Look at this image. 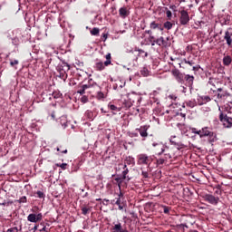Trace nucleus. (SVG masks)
Segmentation results:
<instances>
[{
	"label": "nucleus",
	"mask_w": 232,
	"mask_h": 232,
	"mask_svg": "<svg viewBox=\"0 0 232 232\" xmlns=\"http://www.w3.org/2000/svg\"><path fill=\"white\" fill-rule=\"evenodd\" d=\"M182 63H184L185 64H189V66H193V64H195V62L188 61L187 59H183Z\"/></svg>",
	"instance_id": "72a5a7b5"
},
{
	"label": "nucleus",
	"mask_w": 232,
	"mask_h": 232,
	"mask_svg": "<svg viewBox=\"0 0 232 232\" xmlns=\"http://www.w3.org/2000/svg\"><path fill=\"white\" fill-rule=\"evenodd\" d=\"M197 135H199V137H213L215 134L208 127H205L201 130L197 131Z\"/></svg>",
	"instance_id": "1a4fd4ad"
},
{
	"label": "nucleus",
	"mask_w": 232,
	"mask_h": 232,
	"mask_svg": "<svg viewBox=\"0 0 232 232\" xmlns=\"http://www.w3.org/2000/svg\"><path fill=\"white\" fill-rule=\"evenodd\" d=\"M186 106L188 108H195L197 106V102L195 100H189L185 102Z\"/></svg>",
	"instance_id": "412c9836"
},
{
	"label": "nucleus",
	"mask_w": 232,
	"mask_h": 232,
	"mask_svg": "<svg viewBox=\"0 0 232 232\" xmlns=\"http://www.w3.org/2000/svg\"><path fill=\"white\" fill-rule=\"evenodd\" d=\"M231 56H225L223 58V64H225V66H229L231 64Z\"/></svg>",
	"instance_id": "5701e85b"
},
{
	"label": "nucleus",
	"mask_w": 232,
	"mask_h": 232,
	"mask_svg": "<svg viewBox=\"0 0 232 232\" xmlns=\"http://www.w3.org/2000/svg\"><path fill=\"white\" fill-rule=\"evenodd\" d=\"M92 86H93V84H84L82 86V88L86 91V90H88V88H92Z\"/></svg>",
	"instance_id": "37998d69"
},
{
	"label": "nucleus",
	"mask_w": 232,
	"mask_h": 232,
	"mask_svg": "<svg viewBox=\"0 0 232 232\" xmlns=\"http://www.w3.org/2000/svg\"><path fill=\"white\" fill-rule=\"evenodd\" d=\"M158 46H168V42H165L164 37H160L156 41H154Z\"/></svg>",
	"instance_id": "a211bd4d"
},
{
	"label": "nucleus",
	"mask_w": 232,
	"mask_h": 232,
	"mask_svg": "<svg viewBox=\"0 0 232 232\" xmlns=\"http://www.w3.org/2000/svg\"><path fill=\"white\" fill-rule=\"evenodd\" d=\"M171 73H172V75L175 77V78H177V77H179V75H180V71H179V70H177V69H174V70H172L171 71Z\"/></svg>",
	"instance_id": "c85d7f7f"
},
{
	"label": "nucleus",
	"mask_w": 232,
	"mask_h": 232,
	"mask_svg": "<svg viewBox=\"0 0 232 232\" xmlns=\"http://www.w3.org/2000/svg\"><path fill=\"white\" fill-rule=\"evenodd\" d=\"M153 162V159L151 156H148L147 154H139L138 155V165L139 166H148L150 168V165Z\"/></svg>",
	"instance_id": "f257e3e1"
},
{
	"label": "nucleus",
	"mask_w": 232,
	"mask_h": 232,
	"mask_svg": "<svg viewBox=\"0 0 232 232\" xmlns=\"http://www.w3.org/2000/svg\"><path fill=\"white\" fill-rule=\"evenodd\" d=\"M95 68L98 72H102V70H104V63L102 62H97L95 63Z\"/></svg>",
	"instance_id": "4be33fe9"
},
{
	"label": "nucleus",
	"mask_w": 232,
	"mask_h": 232,
	"mask_svg": "<svg viewBox=\"0 0 232 232\" xmlns=\"http://www.w3.org/2000/svg\"><path fill=\"white\" fill-rule=\"evenodd\" d=\"M99 32H100L99 28L94 27V28H92V30L91 31V34H92V35H99Z\"/></svg>",
	"instance_id": "7c9ffc66"
},
{
	"label": "nucleus",
	"mask_w": 232,
	"mask_h": 232,
	"mask_svg": "<svg viewBox=\"0 0 232 232\" xmlns=\"http://www.w3.org/2000/svg\"><path fill=\"white\" fill-rule=\"evenodd\" d=\"M81 209H82V213L83 215H86L87 213H90V211H92L93 208L90 204H85L81 207Z\"/></svg>",
	"instance_id": "2eb2a0df"
},
{
	"label": "nucleus",
	"mask_w": 232,
	"mask_h": 232,
	"mask_svg": "<svg viewBox=\"0 0 232 232\" xmlns=\"http://www.w3.org/2000/svg\"><path fill=\"white\" fill-rule=\"evenodd\" d=\"M115 204L116 206H121V198H116Z\"/></svg>",
	"instance_id": "de8ad7c7"
},
{
	"label": "nucleus",
	"mask_w": 232,
	"mask_h": 232,
	"mask_svg": "<svg viewBox=\"0 0 232 232\" xmlns=\"http://www.w3.org/2000/svg\"><path fill=\"white\" fill-rule=\"evenodd\" d=\"M27 220L28 222H33V223H36V222H41V220H43V214L39 213V214H29L27 217Z\"/></svg>",
	"instance_id": "0eeeda50"
},
{
	"label": "nucleus",
	"mask_w": 232,
	"mask_h": 232,
	"mask_svg": "<svg viewBox=\"0 0 232 232\" xmlns=\"http://www.w3.org/2000/svg\"><path fill=\"white\" fill-rule=\"evenodd\" d=\"M146 32H147L149 34H151V31H150V30H149V31H146Z\"/></svg>",
	"instance_id": "338daca9"
},
{
	"label": "nucleus",
	"mask_w": 232,
	"mask_h": 232,
	"mask_svg": "<svg viewBox=\"0 0 232 232\" xmlns=\"http://www.w3.org/2000/svg\"><path fill=\"white\" fill-rule=\"evenodd\" d=\"M189 23V13L186 10H181L179 12V24L186 26Z\"/></svg>",
	"instance_id": "7ed1b4c3"
},
{
	"label": "nucleus",
	"mask_w": 232,
	"mask_h": 232,
	"mask_svg": "<svg viewBox=\"0 0 232 232\" xmlns=\"http://www.w3.org/2000/svg\"><path fill=\"white\" fill-rule=\"evenodd\" d=\"M125 164H135V159H133L131 157L126 158Z\"/></svg>",
	"instance_id": "393cba45"
},
{
	"label": "nucleus",
	"mask_w": 232,
	"mask_h": 232,
	"mask_svg": "<svg viewBox=\"0 0 232 232\" xmlns=\"http://www.w3.org/2000/svg\"><path fill=\"white\" fill-rule=\"evenodd\" d=\"M55 166L57 168H61L62 169H66V167L68 166V164H66V163H62V164L56 163Z\"/></svg>",
	"instance_id": "2f4dec72"
},
{
	"label": "nucleus",
	"mask_w": 232,
	"mask_h": 232,
	"mask_svg": "<svg viewBox=\"0 0 232 232\" xmlns=\"http://www.w3.org/2000/svg\"><path fill=\"white\" fill-rule=\"evenodd\" d=\"M103 37H104L105 40L108 39V35L107 34H103Z\"/></svg>",
	"instance_id": "680f3d73"
},
{
	"label": "nucleus",
	"mask_w": 232,
	"mask_h": 232,
	"mask_svg": "<svg viewBox=\"0 0 232 232\" xmlns=\"http://www.w3.org/2000/svg\"><path fill=\"white\" fill-rule=\"evenodd\" d=\"M197 131H198V130H197V129H192V132H193V133H196V134H197Z\"/></svg>",
	"instance_id": "13d9d810"
},
{
	"label": "nucleus",
	"mask_w": 232,
	"mask_h": 232,
	"mask_svg": "<svg viewBox=\"0 0 232 232\" xmlns=\"http://www.w3.org/2000/svg\"><path fill=\"white\" fill-rule=\"evenodd\" d=\"M169 99H177V97L173 96V95H169Z\"/></svg>",
	"instance_id": "4d7b16f0"
},
{
	"label": "nucleus",
	"mask_w": 232,
	"mask_h": 232,
	"mask_svg": "<svg viewBox=\"0 0 232 232\" xmlns=\"http://www.w3.org/2000/svg\"><path fill=\"white\" fill-rule=\"evenodd\" d=\"M164 160H165L164 159H160L159 160L160 164H164Z\"/></svg>",
	"instance_id": "5fc2aeb1"
},
{
	"label": "nucleus",
	"mask_w": 232,
	"mask_h": 232,
	"mask_svg": "<svg viewBox=\"0 0 232 232\" xmlns=\"http://www.w3.org/2000/svg\"><path fill=\"white\" fill-rule=\"evenodd\" d=\"M141 177H143V179H149L150 173L146 170H142L141 171Z\"/></svg>",
	"instance_id": "473e14b6"
},
{
	"label": "nucleus",
	"mask_w": 232,
	"mask_h": 232,
	"mask_svg": "<svg viewBox=\"0 0 232 232\" xmlns=\"http://www.w3.org/2000/svg\"><path fill=\"white\" fill-rule=\"evenodd\" d=\"M176 138V136H171L169 140L170 143L176 146L177 150H184V148H186V145H184L182 142H177L175 140Z\"/></svg>",
	"instance_id": "9b49d317"
},
{
	"label": "nucleus",
	"mask_w": 232,
	"mask_h": 232,
	"mask_svg": "<svg viewBox=\"0 0 232 232\" xmlns=\"http://www.w3.org/2000/svg\"><path fill=\"white\" fill-rule=\"evenodd\" d=\"M85 90L82 87L80 90H78L77 93H80V95H84Z\"/></svg>",
	"instance_id": "c03bdc74"
},
{
	"label": "nucleus",
	"mask_w": 232,
	"mask_h": 232,
	"mask_svg": "<svg viewBox=\"0 0 232 232\" xmlns=\"http://www.w3.org/2000/svg\"><path fill=\"white\" fill-rule=\"evenodd\" d=\"M153 148H155V151H157L158 155L160 156L164 151H166V145L162 142H153L152 143Z\"/></svg>",
	"instance_id": "39448f33"
},
{
	"label": "nucleus",
	"mask_w": 232,
	"mask_h": 232,
	"mask_svg": "<svg viewBox=\"0 0 232 232\" xmlns=\"http://www.w3.org/2000/svg\"><path fill=\"white\" fill-rule=\"evenodd\" d=\"M126 108H131L132 103L131 102H125Z\"/></svg>",
	"instance_id": "09e8293b"
},
{
	"label": "nucleus",
	"mask_w": 232,
	"mask_h": 232,
	"mask_svg": "<svg viewBox=\"0 0 232 232\" xmlns=\"http://www.w3.org/2000/svg\"><path fill=\"white\" fill-rule=\"evenodd\" d=\"M62 96H63V94L60 93L59 92H53V99H61Z\"/></svg>",
	"instance_id": "c756f323"
},
{
	"label": "nucleus",
	"mask_w": 232,
	"mask_h": 232,
	"mask_svg": "<svg viewBox=\"0 0 232 232\" xmlns=\"http://www.w3.org/2000/svg\"><path fill=\"white\" fill-rule=\"evenodd\" d=\"M164 28H166L167 30H171L173 28V24H171V22H165Z\"/></svg>",
	"instance_id": "a878e982"
},
{
	"label": "nucleus",
	"mask_w": 232,
	"mask_h": 232,
	"mask_svg": "<svg viewBox=\"0 0 232 232\" xmlns=\"http://www.w3.org/2000/svg\"><path fill=\"white\" fill-rule=\"evenodd\" d=\"M185 80L187 81L188 86L191 88V86H193V81H195V76L187 74Z\"/></svg>",
	"instance_id": "dca6fc26"
},
{
	"label": "nucleus",
	"mask_w": 232,
	"mask_h": 232,
	"mask_svg": "<svg viewBox=\"0 0 232 232\" xmlns=\"http://www.w3.org/2000/svg\"><path fill=\"white\" fill-rule=\"evenodd\" d=\"M211 97L208 95L198 96V106H204V104H208V102H210Z\"/></svg>",
	"instance_id": "9d476101"
},
{
	"label": "nucleus",
	"mask_w": 232,
	"mask_h": 232,
	"mask_svg": "<svg viewBox=\"0 0 232 232\" xmlns=\"http://www.w3.org/2000/svg\"><path fill=\"white\" fill-rule=\"evenodd\" d=\"M105 59L106 61L104 62V66H110V64H111V53H107L105 55Z\"/></svg>",
	"instance_id": "aec40b11"
},
{
	"label": "nucleus",
	"mask_w": 232,
	"mask_h": 232,
	"mask_svg": "<svg viewBox=\"0 0 232 232\" xmlns=\"http://www.w3.org/2000/svg\"><path fill=\"white\" fill-rule=\"evenodd\" d=\"M37 227H38L37 226H34V227L32 228V231H33V232H36V231H37Z\"/></svg>",
	"instance_id": "864d4df0"
},
{
	"label": "nucleus",
	"mask_w": 232,
	"mask_h": 232,
	"mask_svg": "<svg viewBox=\"0 0 232 232\" xmlns=\"http://www.w3.org/2000/svg\"><path fill=\"white\" fill-rule=\"evenodd\" d=\"M97 99H104V93L102 92H98L97 93Z\"/></svg>",
	"instance_id": "a19ab883"
},
{
	"label": "nucleus",
	"mask_w": 232,
	"mask_h": 232,
	"mask_svg": "<svg viewBox=\"0 0 232 232\" xmlns=\"http://www.w3.org/2000/svg\"><path fill=\"white\" fill-rule=\"evenodd\" d=\"M165 157L166 160H168V159H171V155L169 153H165Z\"/></svg>",
	"instance_id": "3c124183"
},
{
	"label": "nucleus",
	"mask_w": 232,
	"mask_h": 232,
	"mask_svg": "<svg viewBox=\"0 0 232 232\" xmlns=\"http://www.w3.org/2000/svg\"><path fill=\"white\" fill-rule=\"evenodd\" d=\"M120 17L126 19L130 15V11L126 7H121L119 10Z\"/></svg>",
	"instance_id": "ddd939ff"
},
{
	"label": "nucleus",
	"mask_w": 232,
	"mask_h": 232,
	"mask_svg": "<svg viewBox=\"0 0 232 232\" xmlns=\"http://www.w3.org/2000/svg\"><path fill=\"white\" fill-rule=\"evenodd\" d=\"M124 197V194H122L121 191L118 194V198H122Z\"/></svg>",
	"instance_id": "603ef678"
},
{
	"label": "nucleus",
	"mask_w": 232,
	"mask_h": 232,
	"mask_svg": "<svg viewBox=\"0 0 232 232\" xmlns=\"http://www.w3.org/2000/svg\"><path fill=\"white\" fill-rule=\"evenodd\" d=\"M163 213H165L166 215H168V213H169V208L168 207H163Z\"/></svg>",
	"instance_id": "a18cd8bd"
},
{
	"label": "nucleus",
	"mask_w": 232,
	"mask_h": 232,
	"mask_svg": "<svg viewBox=\"0 0 232 232\" xmlns=\"http://www.w3.org/2000/svg\"><path fill=\"white\" fill-rule=\"evenodd\" d=\"M137 136H138V134H137V133H135V134H134V137H137Z\"/></svg>",
	"instance_id": "774afa93"
},
{
	"label": "nucleus",
	"mask_w": 232,
	"mask_h": 232,
	"mask_svg": "<svg viewBox=\"0 0 232 232\" xmlns=\"http://www.w3.org/2000/svg\"><path fill=\"white\" fill-rule=\"evenodd\" d=\"M217 84H218V82L215 78H210L208 82V88H209L210 92H213V93H217L218 92V89L217 88Z\"/></svg>",
	"instance_id": "423d86ee"
},
{
	"label": "nucleus",
	"mask_w": 232,
	"mask_h": 232,
	"mask_svg": "<svg viewBox=\"0 0 232 232\" xmlns=\"http://www.w3.org/2000/svg\"><path fill=\"white\" fill-rule=\"evenodd\" d=\"M124 228H122V224H121V222L114 224L112 227V232H122Z\"/></svg>",
	"instance_id": "f3484780"
},
{
	"label": "nucleus",
	"mask_w": 232,
	"mask_h": 232,
	"mask_svg": "<svg viewBox=\"0 0 232 232\" xmlns=\"http://www.w3.org/2000/svg\"><path fill=\"white\" fill-rule=\"evenodd\" d=\"M56 150H57V151H61V148H59V147L56 148Z\"/></svg>",
	"instance_id": "69168bd1"
},
{
	"label": "nucleus",
	"mask_w": 232,
	"mask_h": 232,
	"mask_svg": "<svg viewBox=\"0 0 232 232\" xmlns=\"http://www.w3.org/2000/svg\"><path fill=\"white\" fill-rule=\"evenodd\" d=\"M148 130H150V125H143L136 129V131H139L140 137L146 139L148 137Z\"/></svg>",
	"instance_id": "6e6552de"
},
{
	"label": "nucleus",
	"mask_w": 232,
	"mask_h": 232,
	"mask_svg": "<svg viewBox=\"0 0 232 232\" xmlns=\"http://www.w3.org/2000/svg\"><path fill=\"white\" fill-rule=\"evenodd\" d=\"M232 34L229 31L225 32L224 39L227 42V46H231L232 44Z\"/></svg>",
	"instance_id": "4468645a"
},
{
	"label": "nucleus",
	"mask_w": 232,
	"mask_h": 232,
	"mask_svg": "<svg viewBox=\"0 0 232 232\" xmlns=\"http://www.w3.org/2000/svg\"><path fill=\"white\" fill-rule=\"evenodd\" d=\"M203 198L206 202H208V204H211L212 206H218V202L220 201V198L215 197L211 194H205Z\"/></svg>",
	"instance_id": "20e7f679"
},
{
	"label": "nucleus",
	"mask_w": 232,
	"mask_h": 232,
	"mask_svg": "<svg viewBox=\"0 0 232 232\" xmlns=\"http://www.w3.org/2000/svg\"><path fill=\"white\" fill-rule=\"evenodd\" d=\"M118 207H119V209L120 210H122L124 208L120 204V205H118Z\"/></svg>",
	"instance_id": "6e6d98bb"
},
{
	"label": "nucleus",
	"mask_w": 232,
	"mask_h": 232,
	"mask_svg": "<svg viewBox=\"0 0 232 232\" xmlns=\"http://www.w3.org/2000/svg\"><path fill=\"white\" fill-rule=\"evenodd\" d=\"M138 52L140 57H146L148 55V53L144 52L143 50H139Z\"/></svg>",
	"instance_id": "c9c22d12"
},
{
	"label": "nucleus",
	"mask_w": 232,
	"mask_h": 232,
	"mask_svg": "<svg viewBox=\"0 0 232 232\" xmlns=\"http://www.w3.org/2000/svg\"><path fill=\"white\" fill-rule=\"evenodd\" d=\"M6 232H19V228H17V227H14L8 228Z\"/></svg>",
	"instance_id": "4c0bfd02"
},
{
	"label": "nucleus",
	"mask_w": 232,
	"mask_h": 232,
	"mask_svg": "<svg viewBox=\"0 0 232 232\" xmlns=\"http://www.w3.org/2000/svg\"><path fill=\"white\" fill-rule=\"evenodd\" d=\"M150 28H151L152 30H155V29H157V28H159V24H156L155 22H152V23L150 24Z\"/></svg>",
	"instance_id": "58836bf2"
},
{
	"label": "nucleus",
	"mask_w": 232,
	"mask_h": 232,
	"mask_svg": "<svg viewBox=\"0 0 232 232\" xmlns=\"http://www.w3.org/2000/svg\"><path fill=\"white\" fill-rule=\"evenodd\" d=\"M18 202H19V204H26V197L23 196L22 198H20Z\"/></svg>",
	"instance_id": "e433bc0d"
},
{
	"label": "nucleus",
	"mask_w": 232,
	"mask_h": 232,
	"mask_svg": "<svg viewBox=\"0 0 232 232\" xmlns=\"http://www.w3.org/2000/svg\"><path fill=\"white\" fill-rule=\"evenodd\" d=\"M62 153H68V150H64Z\"/></svg>",
	"instance_id": "0e129e2a"
},
{
	"label": "nucleus",
	"mask_w": 232,
	"mask_h": 232,
	"mask_svg": "<svg viewBox=\"0 0 232 232\" xmlns=\"http://www.w3.org/2000/svg\"><path fill=\"white\" fill-rule=\"evenodd\" d=\"M182 92H183V93H186V87H183Z\"/></svg>",
	"instance_id": "e2e57ef3"
},
{
	"label": "nucleus",
	"mask_w": 232,
	"mask_h": 232,
	"mask_svg": "<svg viewBox=\"0 0 232 232\" xmlns=\"http://www.w3.org/2000/svg\"><path fill=\"white\" fill-rule=\"evenodd\" d=\"M82 102H88V98H87L86 96H83V97L82 98Z\"/></svg>",
	"instance_id": "8fccbe9b"
},
{
	"label": "nucleus",
	"mask_w": 232,
	"mask_h": 232,
	"mask_svg": "<svg viewBox=\"0 0 232 232\" xmlns=\"http://www.w3.org/2000/svg\"><path fill=\"white\" fill-rule=\"evenodd\" d=\"M229 95L230 94L227 91H224L222 88H218V99H227Z\"/></svg>",
	"instance_id": "f8f14e48"
},
{
	"label": "nucleus",
	"mask_w": 232,
	"mask_h": 232,
	"mask_svg": "<svg viewBox=\"0 0 232 232\" xmlns=\"http://www.w3.org/2000/svg\"><path fill=\"white\" fill-rule=\"evenodd\" d=\"M40 231H46V227H44Z\"/></svg>",
	"instance_id": "052dcab7"
},
{
	"label": "nucleus",
	"mask_w": 232,
	"mask_h": 232,
	"mask_svg": "<svg viewBox=\"0 0 232 232\" xmlns=\"http://www.w3.org/2000/svg\"><path fill=\"white\" fill-rule=\"evenodd\" d=\"M166 15H167L168 19H171V17L173 16V14L171 13L170 10H167Z\"/></svg>",
	"instance_id": "79ce46f5"
},
{
	"label": "nucleus",
	"mask_w": 232,
	"mask_h": 232,
	"mask_svg": "<svg viewBox=\"0 0 232 232\" xmlns=\"http://www.w3.org/2000/svg\"><path fill=\"white\" fill-rule=\"evenodd\" d=\"M36 195H37L38 198H44V192H43L41 190H38L36 192Z\"/></svg>",
	"instance_id": "f704fd0d"
},
{
	"label": "nucleus",
	"mask_w": 232,
	"mask_h": 232,
	"mask_svg": "<svg viewBox=\"0 0 232 232\" xmlns=\"http://www.w3.org/2000/svg\"><path fill=\"white\" fill-rule=\"evenodd\" d=\"M123 171H122V177L123 179H126V175H128V173H130V170L128 169L126 164H124V167H123Z\"/></svg>",
	"instance_id": "cd10ccee"
},
{
	"label": "nucleus",
	"mask_w": 232,
	"mask_h": 232,
	"mask_svg": "<svg viewBox=\"0 0 232 232\" xmlns=\"http://www.w3.org/2000/svg\"><path fill=\"white\" fill-rule=\"evenodd\" d=\"M60 122L63 128H68V120H67L66 116H64V115L62 116L60 118Z\"/></svg>",
	"instance_id": "6ab92c4d"
},
{
	"label": "nucleus",
	"mask_w": 232,
	"mask_h": 232,
	"mask_svg": "<svg viewBox=\"0 0 232 232\" xmlns=\"http://www.w3.org/2000/svg\"><path fill=\"white\" fill-rule=\"evenodd\" d=\"M176 81H178L180 84H182V82H184V74L180 73L179 76H177Z\"/></svg>",
	"instance_id": "bb28decb"
},
{
	"label": "nucleus",
	"mask_w": 232,
	"mask_h": 232,
	"mask_svg": "<svg viewBox=\"0 0 232 232\" xmlns=\"http://www.w3.org/2000/svg\"><path fill=\"white\" fill-rule=\"evenodd\" d=\"M219 121L222 122L224 128H232V116L231 111L228 112V115H224V113H220Z\"/></svg>",
	"instance_id": "f03ea898"
},
{
	"label": "nucleus",
	"mask_w": 232,
	"mask_h": 232,
	"mask_svg": "<svg viewBox=\"0 0 232 232\" xmlns=\"http://www.w3.org/2000/svg\"><path fill=\"white\" fill-rule=\"evenodd\" d=\"M51 117H52L53 119H55V113L53 112V113L51 114Z\"/></svg>",
	"instance_id": "bf43d9fd"
},
{
	"label": "nucleus",
	"mask_w": 232,
	"mask_h": 232,
	"mask_svg": "<svg viewBox=\"0 0 232 232\" xmlns=\"http://www.w3.org/2000/svg\"><path fill=\"white\" fill-rule=\"evenodd\" d=\"M11 66H15L16 64H19V61L14 60L13 62L10 63Z\"/></svg>",
	"instance_id": "49530a36"
},
{
	"label": "nucleus",
	"mask_w": 232,
	"mask_h": 232,
	"mask_svg": "<svg viewBox=\"0 0 232 232\" xmlns=\"http://www.w3.org/2000/svg\"><path fill=\"white\" fill-rule=\"evenodd\" d=\"M141 75H143V77H148L150 75V71L148 70V68L143 67L140 71Z\"/></svg>",
	"instance_id": "b1692460"
},
{
	"label": "nucleus",
	"mask_w": 232,
	"mask_h": 232,
	"mask_svg": "<svg viewBox=\"0 0 232 232\" xmlns=\"http://www.w3.org/2000/svg\"><path fill=\"white\" fill-rule=\"evenodd\" d=\"M108 107L110 108V110H111L112 111H117V110H119L117 108V106L113 105V104H109Z\"/></svg>",
	"instance_id": "ea45409f"
}]
</instances>
